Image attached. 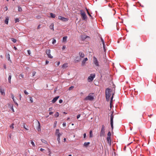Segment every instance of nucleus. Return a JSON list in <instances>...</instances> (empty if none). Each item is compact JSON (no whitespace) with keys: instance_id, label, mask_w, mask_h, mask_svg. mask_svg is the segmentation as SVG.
Here are the masks:
<instances>
[{"instance_id":"58836bf2","label":"nucleus","mask_w":156,"mask_h":156,"mask_svg":"<svg viewBox=\"0 0 156 156\" xmlns=\"http://www.w3.org/2000/svg\"><path fill=\"white\" fill-rule=\"evenodd\" d=\"M11 97H12V99H13V101H14V99H14V95L13 94H11Z\"/></svg>"},{"instance_id":"6e6d98bb","label":"nucleus","mask_w":156,"mask_h":156,"mask_svg":"<svg viewBox=\"0 0 156 156\" xmlns=\"http://www.w3.org/2000/svg\"><path fill=\"white\" fill-rule=\"evenodd\" d=\"M14 102L15 103V104L17 106H18V104H17V102L16 101V100L15 99H14Z\"/></svg>"},{"instance_id":"c756f323","label":"nucleus","mask_w":156,"mask_h":156,"mask_svg":"<svg viewBox=\"0 0 156 156\" xmlns=\"http://www.w3.org/2000/svg\"><path fill=\"white\" fill-rule=\"evenodd\" d=\"M18 11L20 12H21L22 11V9L21 7L18 6Z\"/></svg>"},{"instance_id":"9b49d317","label":"nucleus","mask_w":156,"mask_h":156,"mask_svg":"<svg viewBox=\"0 0 156 156\" xmlns=\"http://www.w3.org/2000/svg\"><path fill=\"white\" fill-rule=\"evenodd\" d=\"M81 59V58L79 56H76L75 57L74 59V61L75 63H76L80 61Z\"/></svg>"},{"instance_id":"49530a36","label":"nucleus","mask_w":156,"mask_h":156,"mask_svg":"<svg viewBox=\"0 0 156 156\" xmlns=\"http://www.w3.org/2000/svg\"><path fill=\"white\" fill-rule=\"evenodd\" d=\"M73 88H74L73 86H71L69 88V90H71Z\"/></svg>"},{"instance_id":"ddd939ff","label":"nucleus","mask_w":156,"mask_h":156,"mask_svg":"<svg viewBox=\"0 0 156 156\" xmlns=\"http://www.w3.org/2000/svg\"><path fill=\"white\" fill-rule=\"evenodd\" d=\"M59 97V96H57L55 97L54 98H53L52 100L51 101V102L53 103H55L56 101L58 99Z\"/></svg>"},{"instance_id":"423d86ee","label":"nucleus","mask_w":156,"mask_h":156,"mask_svg":"<svg viewBox=\"0 0 156 156\" xmlns=\"http://www.w3.org/2000/svg\"><path fill=\"white\" fill-rule=\"evenodd\" d=\"M80 14L81 15L83 19V20H85L86 19H87V17L85 13L83 10H81L80 11Z\"/></svg>"},{"instance_id":"2f4dec72","label":"nucleus","mask_w":156,"mask_h":156,"mask_svg":"<svg viewBox=\"0 0 156 156\" xmlns=\"http://www.w3.org/2000/svg\"><path fill=\"white\" fill-rule=\"evenodd\" d=\"M11 40L14 43H16L17 41L14 38H11Z\"/></svg>"},{"instance_id":"0eeeda50","label":"nucleus","mask_w":156,"mask_h":156,"mask_svg":"<svg viewBox=\"0 0 156 156\" xmlns=\"http://www.w3.org/2000/svg\"><path fill=\"white\" fill-rule=\"evenodd\" d=\"M105 126L104 125H102V126L101 131L100 135V136H104L105 134Z\"/></svg>"},{"instance_id":"9d476101","label":"nucleus","mask_w":156,"mask_h":156,"mask_svg":"<svg viewBox=\"0 0 156 156\" xmlns=\"http://www.w3.org/2000/svg\"><path fill=\"white\" fill-rule=\"evenodd\" d=\"M58 19L63 22H66L68 20V19L62 17L61 16H58Z\"/></svg>"},{"instance_id":"bb28decb","label":"nucleus","mask_w":156,"mask_h":156,"mask_svg":"<svg viewBox=\"0 0 156 156\" xmlns=\"http://www.w3.org/2000/svg\"><path fill=\"white\" fill-rule=\"evenodd\" d=\"M89 133H90V136H89L90 137V138L92 137L93 136V134L92 133V131L91 130H90V131Z\"/></svg>"},{"instance_id":"aec40b11","label":"nucleus","mask_w":156,"mask_h":156,"mask_svg":"<svg viewBox=\"0 0 156 156\" xmlns=\"http://www.w3.org/2000/svg\"><path fill=\"white\" fill-rule=\"evenodd\" d=\"M9 20V18L8 17H7L5 19V21H4L5 23L6 24H8Z\"/></svg>"},{"instance_id":"4468645a","label":"nucleus","mask_w":156,"mask_h":156,"mask_svg":"<svg viewBox=\"0 0 156 156\" xmlns=\"http://www.w3.org/2000/svg\"><path fill=\"white\" fill-rule=\"evenodd\" d=\"M6 58L7 59L8 61H9L11 62H12V61L10 59V55L9 53L6 54Z\"/></svg>"},{"instance_id":"72a5a7b5","label":"nucleus","mask_w":156,"mask_h":156,"mask_svg":"<svg viewBox=\"0 0 156 156\" xmlns=\"http://www.w3.org/2000/svg\"><path fill=\"white\" fill-rule=\"evenodd\" d=\"M15 21L16 23L19 22L20 21V20L18 18H16L15 19Z\"/></svg>"},{"instance_id":"37998d69","label":"nucleus","mask_w":156,"mask_h":156,"mask_svg":"<svg viewBox=\"0 0 156 156\" xmlns=\"http://www.w3.org/2000/svg\"><path fill=\"white\" fill-rule=\"evenodd\" d=\"M103 49H104V51H105L106 50V49L105 48V43H104V44H103Z\"/></svg>"},{"instance_id":"de8ad7c7","label":"nucleus","mask_w":156,"mask_h":156,"mask_svg":"<svg viewBox=\"0 0 156 156\" xmlns=\"http://www.w3.org/2000/svg\"><path fill=\"white\" fill-rule=\"evenodd\" d=\"M62 102H63V100L61 99H60L59 101V103H60V104L62 103Z\"/></svg>"},{"instance_id":"f704fd0d","label":"nucleus","mask_w":156,"mask_h":156,"mask_svg":"<svg viewBox=\"0 0 156 156\" xmlns=\"http://www.w3.org/2000/svg\"><path fill=\"white\" fill-rule=\"evenodd\" d=\"M107 135H108L107 137H111V133L110 131H109L108 132Z\"/></svg>"},{"instance_id":"0e129e2a","label":"nucleus","mask_w":156,"mask_h":156,"mask_svg":"<svg viewBox=\"0 0 156 156\" xmlns=\"http://www.w3.org/2000/svg\"><path fill=\"white\" fill-rule=\"evenodd\" d=\"M3 68L5 69H6V66L5 64H4L3 66Z\"/></svg>"},{"instance_id":"8fccbe9b","label":"nucleus","mask_w":156,"mask_h":156,"mask_svg":"<svg viewBox=\"0 0 156 156\" xmlns=\"http://www.w3.org/2000/svg\"><path fill=\"white\" fill-rule=\"evenodd\" d=\"M27 52L29 55H30L31 54V51L30 50H27Z\"/></svg>"},{"instance_id":"473e14b6","label":"nucleus","mask_w":156,"mask_h":156,"mask_svg":"<svg viewBox=\"0 0 156 156\" xmlns=\"http://www.w3.org/2000/svg\"><path fill=\"white\" fill-rule=\"evenodd\" d=\"M41 141L42 142L45 144H47V142L45 140L43 139H41Z\"/></svg>"},{"instance_id":"ea45409f","label":"nucleus","mask_w":156,"mask_h":156,"mask_svg":"<svg viewBox=\"0 0 156 156\" xmlns=\"http://www.w3.org/2000/svg\"><path fill=\"white\" fill-rule=\"evenodd\" d=\"M100 38H101V42L103 44H104L105 42L104 41L103 39V38H102V37H100Z\"/></svg>"},{"instance_id":"052dcab7","label":"nucleus","mask_w":156,"mask_h":156,"mask_svg":"<svg viewBox=\"0 0 156 156\" xmlns=\"http://www.w3.org/2000/svg\"><path fill=\"white\" fill-rule=\"evenodd\" d=\"M40 151H43L44 150V149H43V148H41L40 149Z\"/></svg>"},{"instance_id":"13d9d810","label":"nucleus","mask_w":156,"mask_h":156,"mask_svg":"<svg viewBox=\"0 0 156 156\" xmlns=\"http://www.w3.org/2000/svg\"><path fill=\"white\" fill-rule=\"evenodd\" d=\"M49 62V61H48V60H46V61H45V64L46 65L48 64V63Z\"/></svg>"},{"instance_id":"f03ea898","label":"nucleus","mask_w":156,"mask_h":156,"mask_svg":"<svg viewBox=\"0 0 156 156\" xmlns=\"http://www.w3.org/2000/svg\"><path fill=\"white\" fill-rule=\"evenodd\" d=\"M62 133H61L59 132V129H56L55 132V135L57 136V140L58 142V144H60V137L62 135Z\"/></svg>"},{"instance_id":"c85d7f7f","label":"nucleus","mask_w":156,"mask_h":156,"mask_svg":"<svg viewBox=\"0 0 156 156\" xmlns=\"http://www.w3.org/2000/svg\"><path fill=\"white\" fill-rule=\"evenodd\" d=\"M86 9L88 15L90 17H91V18H92V16L91 15V14L89 13L88 9L87 8H86Z\"/></svg>"},{"instance_id":"774afa93","label":"nucleus","mask_w":156,"mask_h":156,"mask_svg":"<svg viewBox=\"0 0 156 156\" xmlns=\"http://www.w3.org/2000/svg\"><path fill=\"white\" fill-rule=\"evenodd\" d=\"M15 50H16L17 49V48L15 46H14L13 48Z\"/></svg>"},{"instance_id":"a18cd8bd","label":"nucleus","mask_w":156,"mask_h":156,"mask_svg":"<svg viewBox=\"0 0 156 156\" xmlns=\"http://www.w3.org/2000/svg\"><path fill=\"white\" fill-rule=\"evenodd\" d=\"M20 77H21L20 78V79L21 78H23L24 77V75L23 74H20Z\"/></svg>"},{"instance_id":"7c9ffc66","label":"nucleus","mask_w":156,"mask_h":156,"mask_svg":"<svg viewBox=\"0 0 156 156\" xmlns=\"http://www.w3.org/2000/svg\"><path fill=\"white\" fill-rule=\"evenodd\" d=\"M115 87H114V92L112 93V96L111 97V99H113V98L114 97V94H115Z\"/></svg>"},{"instance_id":"c03bdc74","label":"nucleus","mask_w":156,"mask_h":156,"mask_svg":"<svg viewBox=\"0 0 156 156\" xmlns=\"http://www.w3.org/2000/svg\"><path fill=\"white\" fill-rule=\"evenodd\" d=\"M24 93L26 94L27 95L28 94V93L26 90H24Z\"/></svg>"},{"instance_id":"f8f14e48","label":"nucleus","mask_w":156,"mask_h":156,"mask_svg":"<svg viewBox=\"0 0 156 156\" xmlns=\"http://www.w3.org/2000/svg\"><path fill=\"white\" fill-rule=\"evenodd\" d=\"M88 59L87 57L84 58L82 61L81 66H83L85 65V63L86 61H88Z\"/></svg>"},{"instance_id":"a19ab883","label":"nucleus","mask_w":156,"mask_h":156,"mask_svg":"<svg viewBox=\"0 0 156 156\" xmlns=\"http://www.w3.org/2000/svg\"><path fill=\"white\" fill-rule=\"evenodd\" d=\"M36 73V72L35 71H34L32 73V76H34L35 75Z\"/></svg>"},{"instance_id":"4d7b16f0","label":"nucleus","mask_w":156,"mask_h":156,"mask_svg":"<svg viewBox=\"0 0 156 156\" xmlns=\"http://www.w3.org/2000/svg\"><path fill=\"white\" fill-rule=\"evenodd\" d=\"M80 116V114H79L77 116V119H78Z\"/></svg>"},{"instance_id":"4c0bfd02","label":"nucleus","mask_w":156,"mask_h":156,"mask_svg":"<svg viewBox=\"0 0 156 156\" xmlns=\"http://www.w3.org/2000/svg\"><path fill=\"white\" fill-rule=\"evenodd\" d=\"M30 101L31 103H32L33 102V98L31 97H30Z\"/></svg>"},{"instance_id":"6e6552de","label":"nucleus","mask_w":156,"mask_h":156,"mask_svg":"<svg viewBox=\"0 0 156 156\" xmlns=\"http://www.w3.org/2000/svg\"><path fill=\"white\" fill-rule=\"evenodd\" d=\"M95 77V74H90V76H89L88 78V80L89 82L92 81L94 79Z\"/></svg>"},{"instance_id":"680f3d73","label":"nucleus","mask_w":156,"mask_h":156,"mask_svg":"<svg viewBox=\"0 0 156 156\" xmlns=\"http://www.w3.org/2000/svg\"><path fill=\"white\" fill-rule=\"evenodd\" d=\"M53 113V112H49V114L50 115H52Z\"/></svg>"},{"instance_id":"39448f33","label":"nucleus","mask_w":156,"mask_h":156,"mask_svg":"<svg viewBox=\"0 0 156 156\" xmlns=\"http://www.w3.org/2000/svg\"><path fill=\"white\" fill-rule=\"evenodd\" d=\"M93 63L94 64L95 66L98 67L99 66V65L97 58L95 56H94L93 57Z\"/></svg>"},{"instance_id":"5fc2aeb1","label":"nucleus","mask_w":156,"mask_h":156,"mask_svg":"<svg viewBox=\"0 0 156 156\" xmlns=\"http://www.w3.org/2000/svg\"><path fill=\"white\" fill-rule=\"evenodd\" d=\"M52 109V107H50L49 108L48 111H51Z\"/></svg>"},{"instance_id":"3c124183","label":"nucleus","mask_w":156,"mask_h":156,"mask_svg":"<svg viewBox=\"0 0 156 156\" xmlns=\"http://www.w3.org/2000/svg\"><path fill=\"white\" fill-rule=\"evenodd\" d=\"M86 133H85L83 134V137L84 138H85L86 137Z\"/></svg>"},{"instance_id":"7ed1b4c3","label":"nucleus","mask_w":156,"mask_h":156,"mask_svg":"<svg viewBox=\"0 0 156 156\" xmlns=\"http://www.w3.org/2000/svg\"><path fill=\"white\" fill-rule=\"evenodd\" d=\"M94 93H90L89 94L88 96H87L84 98V100L85 101H92L94 100Z\"/></svg>"},{"instance_id":"f257e3e1","label":"nucleus","mask_w":156,"mask_h":156,"mask_svg":"<svg viewBox=\"0 0 156 156\" xmlns=\"http://www.w3.org/2000/svg\"><path fill=\"white\" fill-rule=\"evenodd\" d=\"M113 88H112V90L109 88H107L105 90V94L106 96V100L108 101H109L110 97L111 96V92H114V89Z\"/></svg>"},{"instance_id":"79ce46f5","label":"nucleus","mask_w":156,"mask_h":156,"mask_svg":"<svg viewBox=\"0 0 156 156\" xmlns=\"http://www.w3.org/2000/svg\"><path fill=\"white\" fill-rule=\"evenodd\" d=\"M31 144H32L33 146L34 147L35 146L34 142L32 140L31 141Z\"/></svg>"},{"instance_id":"6ab92c4d","label":"nucleus","mask_w":156,"mask_h":156,"mask_svg":"<svg viewBox=\"0 0 156 156\" xmlns=\"http://www.w3.org/2000/svg\"><path fill=\"white\" fill-rule=\"evenodd\" d=\"M0 92L2 95H5V94L4 89L0 88Z\"/></svg>"},{"instance_id":"f3484780","label":"nucleus","mask_w":156,"mask_h":156,"mask_svg":"<svg viewBox=\"0 0 156 156\" xmlns=\"http://www.w3.org/2000/svg\"><path fill=\"white\" fill-rule=\"evenodd\" d=\"M9 77H8V82L9 83H11V79L12 75L10 73H9L8 74Z\"/></svg>"},{"instance_id":"1a4fd4ad","label":"nucleus","mask_w":156,"mask_h":156,"mask_svg":"<svg viewBox=\"0 0 156 156\" xmlns=\"http://www.w3.org/2000/svg\"><path fill=\"white\" fill-rule=\"evenodd\" d=\"M51 50L49 49H47L46 51V53L49 58H52L53 57L50 54Z\"/></svg>"},{"instance_id":"20e7f679","label":"nucleus","mask_w":156,"mask_h":156,"mask_svg":"<svg viewBox=\"0 0 156 156\" xmlns=\"http://www.w3.org/2000/svg\"><path fill=\"white\" fill-rule=\"evenodd\" d=\"M113 118L114 116L113 115V112H112V113L111 114L110 119V124L112 130H113Z\"/></svg>"},{"instance_id":"b1692460","label":"nucleus","mask_w":156,"mask_h":156,"mask_svg":"<svg viewBox=\"0 0 156 156\" xmlns=\"http://www.w3.org/2000/svg\"><path fill=\"white\" fill-rule=\"evenodd\" d=\"M50 17L52 18H55V15L52 13H50Z\"/></svg>"},{"instance_id":"338daca9","label":"nucleus","mask_w":156,"mask_h":156,"mask_svg":"<svg viewBox=\"0 0 156 156\" xmlns=\"http://www.w3.org/2000/svg\"><path fill=\"white\" fill-rule=\"evenodd\" d=\"M60 62H57V65L58 66L60 64Z\"/></svg>"},{"instance_id":"393cba45","label":"nucleus","mask_w":156,"mask_h":156,"mask_svg":"<svg viewBox=\"0 0 156 156\" xmlns=\"http://www.w3.org/2000/svg\"><path fill=\"white\" fill-rule=\"evenodd\" d=\"M38 122V126L37 128V130L39 131L41 130V126L40 123L39 122Z\"/></svg>"},{"instance_id":"bf43d9fd","label":"nucleus","mask_w":156,"mask_h":156,"mask_svg":"<svg viewBox=\"0 0 156 156\" xmlns=\"http://www.w3.org/2000/svg\"><path fill=\"white\" fill-rule=\"evenodd\" d=\"M40 26H41V25H40V24H39V25L38 26H37V29H40Z\"/></svg>"},{"instance_id":"e2e57ef3","label":"nucleus","mask_w":156,"mask_h":156,"mask_svg":"<svg viewBox=\"0 0 156 156\" xmlns=\"http://www.w3.org/2000/svg\"><path fill=\"white\" fill-rule=\"evenodd\" d=\"M66 48V47L65 46H63L62 47V49H64Z\"/></svg>"},{"instance_id":"69168bd1","label":"nucleus","mask_w":156,"mask_h":156,"mask_svg":"<svg viewBox=\"0 0 156 156\" xmlns=\"http://www.w3.org/2000/svg\"><path fill=\"white\" fill-rule=\"evenodd\" d=\"M112 101H113V99H110V106H111V103L112 102Z\"/></svg>"},{"instance_id":"4be33fe9","label":"nucleus","mask_w":156,"mask_h":156,"mask_svg":"<svg viewBox=\"0 0 156 156\" xmlns=\"http://www.w3.org/2000/svg\"><path fill=\"white\" fill-rule=\"evenodd\" d=\"M49 28L51 30H54L53 23H51V25L49 26Z\"/></svg>"},{"instance_id":"dca6fc26","label":"nucleus","mask_w":156,"mask_h":156,"mask_svg":"<svg viewBox=\"0 0 156 156\" xmlns=\"http://www.w3.org/2000/svg\"><path fill=\"white\" fill-rule=\"evenodd\" d=\"M107 140L108 141V144H109L110 145H111V140L110 137H107Z\"/></svg>"},{"instance_id":"a878e982","label":"nucleus","mask_w":156,"mask_h":156,"mask_svg":"<svg viewBox=\"0 0 156 156\" xmlns=\"http://www.w3.org/2000/svg\"><path fill=\"white\" fill-rule=\"evenodd\" d=\"M59 116V113L58 112H56L55 114L54 115V116L55 118H57Z\"/></svg>"},{"instance_id":"a211bd4d","label":"nucleus","mask_w":156,"mask_h":156,"mask_svg":"<svg viewBox=\"0 0 156 156\" xmlns=\"http://www.w3.org/2000/svg\"><path fill=\"white\" fill-rule=\"evenodd\" d=\"M90 144V142H85L83 145V146L84 147H87Z\"/></svg>"},{"instance_id":"603ef678","label":"nucleus","mask_w":156,"mask_h":156,"mask_svg":"<svg viewBox=\"0 0 156 156\" xmlns=\"http://www.w3.org/2000/svg\"><path fill=\"white\" fill-rule=\"evenodd\" d=\"M11 109L12 110V112H14V109H13V107L12 106L11 107Z\"/></svg>"},{"instance_id":"412c9836","label":"nucleus","mask_w":156,"mask_h":156,"mask_svg":"<svg viewBox=\"0 0 156 156\" xmlns=\"http://www.w3.org/2000/svg\"><path fill=\"white\" fill-rule=\"evenodd\" d=\"M22 126L26 130H28V129H27L26 126V124L25 123H23L22 125Z\"/></svg>"},{"instance_id":"864d4df0","label":"nucleus","mask_w":156,"mask_h":156,"mask_svg":"<svg viewBox=\"0 0 156 156\" xmlns=\"http://www.w3.org/2000/svg\"><path fill=\"white\" fill-rule=\"evenodd\" d=\"M4 9L5 10V11H7L8 10V7L7 6H6L5 7V8H4Z\"/></svg>"},{"instance_id":"c9c22d12","label":"nucleus","mask_w":156,"mask_h":156,"mask_svg":"<svg viewBox=\"0 0 156 156\" xmlns=\"http://www.w3.org/2000/svg\"><path fill=\"white\" fill-rule=\"evenodd\" d=\"M14 123H12L10 125V128L12 129H13L14 128Z\"/></svg>"},{"instance_id":"2eb2a0df","label":"nucleus","mask_w":156,"mask_h":156,"mask_svg":"<svg viewBox=\"0 0 156 156\" xmlns=\"http://www.w3.org/2000/svg\"><path fill=\"white\" fill-rule=\"evenodd\" d=\"M79 55H80L79 57H80L81 58H83L85 56L84 54L81 51H80L79 52Z\"/></svg>"},{"instance_id":"5701e85b","label":"nucleus","mask_w":156,"mask_h":156,"mask_svg":"<svg viewBox=\"0 0 156 156\" xmlns=\"http://www.w3.org/2000/svg\"><path fill=\"white\" fill-rule=\"evenodd\" d=\"M67 38V36L63 37L62 38V41L63 42H65L66 41Z\"/></svg>"},{"instance_id":"e433bc0d","label":"nucleus","mask_w":156,"mask_h":156,"mask_svg":"<svg viewBox=\"0 0 156 156\" xmlns=\"http://www.w3.org/2000/svg\"><path fill=\"white\" fill-rule=\"evenodd\" d=\"M56 43V40L55 39H53L52 40V43L53 44H55Z\"/></svg>"},{"instance_id":"cd10ccee","label":"nucleus","mask_w":156,"mask_h":156,"mask_svg":"<svg viewBox=\"0 0 156 156\" xmlns=\"http://www.w3.org/2000/svg\"><path fill=\"white\" fill-rule=\"evenodd\" d=\"M68 67V63H65L63 64L62 66V68H66Z\"/></svg>"},{"instance_id":"09e8293b","label":"nucleus","mask_w":156,"mask_h":156,"mask_svg":"<svg viewBox=\"0 0 156 156\" xmlns=\"http://www.w3.org/2000/svg\"><path fill=\"white\" fill-rule=\"evenodd\" d=\"M62 125L64 127H65L66 126V123L65 122H63Z\"/></svg>"}]
</instances>
